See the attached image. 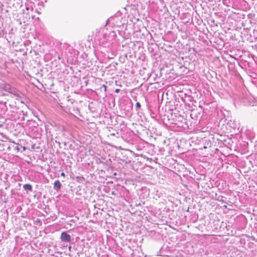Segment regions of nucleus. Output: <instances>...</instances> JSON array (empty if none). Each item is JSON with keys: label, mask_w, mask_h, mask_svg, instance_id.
<instances>
[{"label": "nucleus", "mask_w": 257, "mask_h": 257, "mask_svg": "<svg viewBox=\"0 0 257 257\" xmlns=\"http://www.w3.org/2000/svg\"><path fill=\"white\" fill-rule=\"evenodd\" d=\"M61 175H62V176L64 177V176H65V174H64V173H61Z\"/></svg>", "instance_id": "obj_12"}, {"label": "nucleus", "mask_w": 257, "mask_h": 257, "mask_svg": "<svg viewBox=\"0 0 257 257\" xmlns=\"http://www.w3.org/2000/svg\"><path fill=\"white\" fill-rule=\"evenodd\" d=\"M26 150V147H23L22 146V149H21V152H24Z\"/></svg>", "instance_id": "obj_9"}, {"label": "nucleus", "mask_w": 257, "mask_h": 257, "mask_svg": "<svg viewBox=\"0 0 257 257\" xmlns=\"http://www.w3.org/2000/svg\"><path fill=\"white\" fill-rule=\"evenodd\" d=\"M61 187V184L59 180L55 181L54 183V188L56 190H59L60 189Z\"/></svg>", "instance_id": "obj_2"}, {"label": "nucleus", "mask_w": 257, "mask_h": 257, "mask_svg": "<svg viewBox=\"0 0 257 257\" xmlns=\"http://www.w3.org/2000/svg\"><path fill=\"white\" fill-rule=\"evenodd\" d=\"M107 86L105 85L104 84L102 85V86L100 87V89L101 90H103L104 92L106 91Z\"/></svg>", "instance_id": "obj_6"}, {"label": "nucleus", "mask_w": 257, "mask_h": 257, "mask_svg": "<svg viewBox=\"0 0 257 257\" xmlns=\"http://www.w3.org/2000/svg\"><path fill=\"white\" fill-rule=\"evenodd\" d=\"M83 79L84 80V83H85V85H87V81H88V79L86 78H85L84 77L83 78Z\"/></svg>", "instance_id": "obj_7"}, {"label": "nucleus", "mask_w": 257, "mask_h": 257, "mask_svg": "<svg viewBox=\"0 0 257 257\" xmlns=\"http://www.w3.org/2000/svg\"><path fill=\"white\" fill-rule=\"evenodd\" d=\"M36 222L41 223L40 219H38L37 220H36Z\"/></svg>", "instance_id": "obj_10"}, {"label": "nucleus", "mask_w": 257, "mask_h": 257, "mask_svg": "<svg viewBox=\"0 0 257 257\" xmlns=\"http://www.w3.org/2000/svg\"><path fill=\"white\" fill-rule=\"evenodd\" d=\"M83 250H84V248H82V251H83Z\"/></svg>", "instance_id": "obj_14"}, {"label": "nucleus", "mask_w": 257, "mask_h": 257, "mask_svg": "<svg viewBox=\"0 0 257 257\" xmlns=\"http://www.w3.org/2000/svg\"><path fill=\"white\" fill-rule=\"evenodd\" d=\"M6 86L9 87V85H5V87H6Z\"/></svg>", "instance_id": "obj_13"}, {"label": "nucleus", "mask_w": 257, "mask_h": 257, "mask_svg": "<svg viewBox=\"0 0 257 257\" xmlns=\"http://www.w3.org/2000/svg\"><path fill=\"white\" fill-rule=\"evenodd\" d=\"M23 188L27 192L32 191V186L30 184H26L24 185Z\"/></svg>", "instance_id": "obj_3"}, {"label": "nucleus", "mask_w": 257, "mask_h": 257, "mask_svg": "<svg viewBox=\"0 0 257 257\" xmlns=\"http://www.w3.org/2000/svg\"><path fill=\"white\" fill-rule=\"evenodd\" d=\"M85 194L83 197L85 199H86L90 196V194H91V189H87V190L85 192Z\"/></svg>", "instance_id": "obj_4"}, {"label": "nucleus", "mask_w": 257, "mask_h": 257, "mask_svg": "<svg viewBox=\"0 0 257 257\" xmlns=\"http://www.w3.org/2000/svg\"><path fill=\"white\" fill-rule=\"evenodd\" d=\"M136 107H137V108H140L141 107V104L140 103V102H137Z\"/></svg>", "instance_id": "obj_8"}, {"label": "nucleus", "mask_w": 257, "mask_h": 257, "mask_svg": "<svg viewBox=\"0 0 257 257\" xmlns=\"http://www.w3.org/2000/svg\"><path fill=\"white\" fill-rule=\"evenodd\" d=\"M22 146L20 145H17L14 148L15 150L18 152H21V149H22Z\"/></svg>", "instance_id": "obj_5"}, {"label": "nucleus", "mask_w": 257, "mask_h": 257, "mask_svg": "<svg viewBox=\"0 0 257 257\" xmlns=\"http://www.w3.org/2000/svg\"><path fill=\"white\" fill-rule=\"evenodd\" d=\"M119 91V89H116L115 90V92L118 93Z\"/></svg>", "instance_id": "obj_11"}, {"label": "nucleus", "mask_w": 257, "mask_h": 257, "mask_svg": "<svg viewBox=\"0 0 257 257\" xmlns=\"http://www.w3.org/2000/svg\"><path fill=\"white\" fill-rule=\"evenodd\" d=\"M61 239L64 241L69 242L70 241L71 237L69 234L64 232L61 233Z\"/></svg>", "instance_id": "obj_1"}]
</instances>
